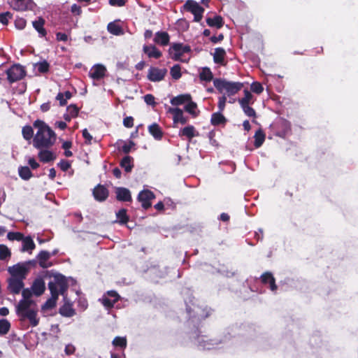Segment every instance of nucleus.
I'll return each mask as SVG.
<instances>
[{
    "mask_svg": "<svg viewBox=\"0 0 358 358\" xmlns=\"http://www.w3.org/2000/svg\"><path fill=\"white\" fill-rule=\"evenodd\" d=\"M167 73L166 69H159L151 66L148 72V79L152 82H159L164 80Z\"/></svg>",
    "mask_w": 358,
    "mask_h": 358,
    "instance_id": "13",
    "label": "nucleus"
},
{
    "mask_svg": "<svg viewBox=\"0 0 358 358\" xmlns=\"http://www.w3.org/2000/svg\"><path fill=\"white\" fill-rule=\"evenodd\" d=\"M11 252L9 248L5 245H0V259L6 260L9 258Z\"/></svg>",
    "mask_w": 358,
    "mask_h": 358,
    "instance_id": "47",
    "label": "nucleus"
},
{
    "mask_svg": "<svg viewBox=\"0 0 358 358\" xmlns=\"http://www.w3.org/2000/svg\"><path fill=\"white\" fill-rule=\"evenodd\" d=\"M196 108H197L196 103L192 101V99H191L190 101H187V103L185 106V110L186 112L191 114L193 117H196L199 114V113H197L196 111Z\"/></svg>",
    "mask_w": 358,
    "mask_h": 358,
    "instance_id": "42",
    "label": "nucleus"
},
{
    "mask_svg": "<svg viewBox=\"0 0 358 358\" xmlns=\"http://www.w3.org/2000/svg\"><path fill=\"white\" fill-rule=\"evenodd\" d=\"M24 287L23 280L10 278L8 280V289L13 294H19Z\"/></svg>",
    "mask_w": 358,
    "mask_h": 358,
    "instance_id": "16",
    "label": "nucleus"
},
{
    "mask_svg": "<svg viewBox=\"0 0 358 358\" xmlns=\"http://www.w3.org/2000/svg\"><path fill=\"white\" fill-rule=\"evenodd\" d=\"M83 136L85 140V143L90 145L92 140V136L88 132L87 129L83 130Z\"/></svg>",
    "mask_w": 358,
    "mask_h": 358,
    "instance_id": "63",
    "label": "nucleus"
},
{
    "mask_svg": "<svg viewBox=\"0 0 358 358\" xmlns=\"http://www.w3.org/2000/svg\"><path fill=\"white\" fill-rule=\"evenodd\" d=\"M198 135L199 133L192 125H188L179 131L180 136H185L189 140H191L193 137L197 136Z\"/></svg>",
    "mask_w": 358,
    "mask_h": 358,
    "instance_id": "25",
    "label": "nucleus"
},
{
    "mask_svg": "<svg viewBox=\"0 0 358 358\" xmlns=\"http://www.w3.org/2000/svg\"><path fill=\"white\" fill-rule=\"evenodd\" d=\"M192 99L191 95L189 94H180L173 97L170 102L173 106L182 105Z\"/></svg>",
    "mask_w": 358,
    "mask_h": 358,
    "instance_id": "33",
    "label": "nucleus"
},
{
    "mask_svg": "<svg viewBox=\"0 0 358 358\" xmlns=\"http://www.w3.org/2000/svg\"><path fill=\"white\" fill-rule=\"evenodd\" d=\"M12 14L10 12L0 13V22L4 25L8 24V19L11 18Z\"/></svg>",
    "mask_w": 358,
    "mask_h": 358,
    "instance_id": "54",
    "label": "nucleus"
},
{
    "mask_svg": "<svg viewBox=\"0 0 358 358\" xmlns=\"http://www.w3.org/2000/svg\"><path fill=\"white\" fill-rule=\"evenodd\" d=\"M244 113L248 117H255L256 113L255 110L249 105H241Z\"/></svg>",
    "mask_w": 358,
    "mask_h": 358,
    "instance_id": "52",
    "label": "nucleus"
},
{
    "mask_svg": "<svg viewBox=\"0 0 358 358\" xmlns=\"http://www.w3.org/2000/svg\"><path fill=\"white\" fill-rule=\"evenodd\" d=\"M10 328V322L5 319L0 320V335L6 334Z\"/></svg>",
    "mask_w": 358,
    "mask_h": 358,
    "instance_id": "45",
    "label": "nucleus"
},
{
    "mask_svg": "<svg viewBox=\"0 0 358 358\" xmlns=\"http://www.w3.org/2000/svg\"><path fill=\"white\" fill-rule=\"evenodd\" d=\"M94 199L98 201H104L108 196V190L103 185H98L93 189Z\"/></svg>",
    "mask_w": 358,
    "mask_h": 358,
    "instance_id": "19",
    "label": "nucleus"
},
{
    "mask_svg": "<svg viewBox=\"0 0 358 358\" xmlns=\"http://www.w3.org/2000/svg\"><path fill=\"white\" fill-rule=\"evenodd\" d=\"M189 52H191L190 46L180 43H173L169 49L170 57L174 61L180 60L184 53Z\"/></svg>",
    "mask_w": 358,
    "mask_h": 358,
    "instance_id": "10",
    "label": "nucleus"
},
{
    "mask_svg": "<svg viewBox=\"0 0 358 358\" xmlns=\"http://www.w3.org/2000/svg\"><path fill=\"white\" fill-rule=\"evenodd\" d=\"M60 332L59 324H52L50 327V334H52L55 338H58V334Z\"/></svg>",
    "mask_w": 358,
    "mask_h": 358,
    "instance_id": "60",
    "label": "nucleus"
},
{
    "mask_svg": "<svg viewBox=\"0 0 358 358\" xmlns=\"http://www.w3.org/2000/svg\"><path fill=\"white\" fill-rule=\"evenodd\" d=\"M231 331L234 336H243L252 339L255 337L258 331L254 325H241L240 327L232 326Z\"/></svg>",
    "mask_w": 358,
    "mask_h": 358,
    "instance_id": "8",
    "label": "nucleus"
},
{
    "mask_svg": "<svg viewBox=\"0 0 358 358\" xmlns=\"http://www.w3.org/2000/svg\"><path fill=\"white\" fill-rule=\"evenodd\" d=\"M24 235L20 232H8L7 238L10 241H20L23 239Z\"/></svg>",
    "mask_w": 358,
    "mask_h": 358,
    "instance_id": "49",
    "label": "nucleus"
},
{
    "mask_svg": "<svg viewBox=\"0 0 358 358\" xmlns=\"http://www.w3.org/2000/svg\"><path fill=\"white\" fill-rule=\"evenodd\" d=\"M143 52L148 56L150 58H155L159 59L162 56V52L159 51L155 45H144L143 46Z\"/></svg>",
    "mask_w": 358,
    "mask_h": 358,
    "instance_id": "26",
    "label": "nucleus"
},
{
    "mask_svg": "<svg viewBox=\"0 0 358 358\" xmlns=\"http://www.w3.org/2000/svg\"><path fill=\"white\" fill-rule=\"evenodd\" d=\"M170 36L166 31H157L155 34L154 41L161 45L165 46L169 43Z\"/></svg>",
    "mask_w": 358,
    "mask_h": 358,
    "instance_id": "24",
    "label": "nucleus"
},
{
    "mask_svg": "<svg viewBox=\"0 0 358 358\" xmlns=\"http://www.w3.org/2000/svg\"><path fill=\"white\" fill-rule=\"evenodd\" d=\"M252 99V94L250 92L245 90H244V96L238 100L240 105H249Z\"/></svg>",
    "mask_w": 358,
    "mask_h": 358,
    "instance_id": "48",
    "label": "nucleus"
},
{
    "mask_svg": "<svg viewBox=\"0 0 358 358\" xmlns=\"http://www.w3.org/2000/svg\"><path fill=\"white\" fill-rule=\"evenodd\" d=\"M31 289H32L34 295L37 296H41L45 289V285L43 280L42 278H36L34 281Z\"/></svg>",
    "mask_w": 358,
    "mask_h": 358,
    "instance_id": "21",
    "label": "nucleus"
},
{
    "mask_svg": "<svg viewBox=\"0 0 358 358\" xmlns=\"http://www.w3.org/2000/svg\"><path fill=\"white\" fill-rule=\"evenodd\" d=\"M33 294H34V292L31 289H29V288L23 289L22 291V299L21 300L33 301L31 299Z\"/></svg>",
    "mask_w": 358,
    "mask_h": 358,
    "instance_id": "51",
    "label": "nucleus"
},
{
    "mask_svg": "<svg viewBox=\"0 0 358 358\" xmlns=\"http://www.w3.org/2000/svg\"><path fill=\"white\" fill-rule=\"evenodd\" d=\"M273 129L275 130V135L279 137L285 138L290 133V123L282 118H279L273 125H270Z\"/></svg>",
    "mask_w": 358,
    "mask_h": 358,
    "instance_id": "9",
    "label": "nucleus"
},
{
    "mask_svg": "<svg viewBox=\"0 0 358 358\" xmlns=\"http://www.w3.org/2000/svg\"><path fill=\"white\" fill-rule=\"evenodd\" d=\"M168 112L173 115L174 123L185 124L188 121V117L184 116L182 110L179 108H169Z\"/></svg>",
    "mask_w": 358,
    "mask_h": 358,
    "instance_id": "18",
    "label": "nucleus"
},
{
    "mask_svg": "<svg viewBox=\"0 0 358 358\" xmlns=\"http://www.w3.org/2000/svg\"><path fill=\"white\" fill-rule=\"evenodd\" d=\"M15 313L21 321L28 320L32 327L38 324V309L34 301L20 300L15 306Z\"/></svg>",
    "mask_w": 358,
    "mask_h": 358,
    "instance_id": "3",
    "label": "nucleus"
},
{
    "mask_svg": "<svg viewBox=\"0 0 358 358\" xmlns=\"http://www.w3.org/2000/svg\"><path fill=\"white\" fill-rule=\"evenodd\" d=\"M66 111L70 114V117L73 118L78 116L79 108L76 105L71 104L67 107Z\"/></svg>",
    "mask_w": 358,
    "mask_h": 358,
    "instance_id": "50",
    "label": "nucleus"
},
{
    "mask_svg": "<svg viewBox=\"0 0 358 358\" xmlns=\"http://www.w3.org/2000/svg\"><path fill=\"white\" fill-rule=\"evenodd\" d=\"M51 257L50 252L41 250L38 255H37V259L38 262V264L41 268H47L52 266L51 263H48V260Z\"/></svg>",
    "mask_w": 358,
    "mask_h": 358,
    "instance_id": "20",
    "label": "nucleus"
},
{
    "mask_svg": "<svg viewBox=\"0 0 358 358\" xmlns=\"http://www.w3.org/2000/svg\"><path fill=\"white\" fill-rule=\"evenodd\" d=\"M69 285L66 278L61 274L56 273L53 276V280L48 282V288L51 297L43 305V310L51 309L56 306L59 295L61 294L65 299Z\"/></svg>",
    "mask_w": 358,
    "mask_h": 358,
    "instance_id": "2",
    "label": "nucleus"
},
{
    "mask_svg": "<svg viewBox=\"0 0 358 358\" xmlns=\"http://www.w3.org/2000/svg\"><path fill=\"white\" fill-rule=\"evenodd\" d=\"M183 6L185 10L194 15V22H199L202 19L204 9L197 2L187 0Z\"/></svg>",
    "mask_w": 358,
    "mask_h": 358,
    "instance_id": "11",
    "label": "nucleus"
},
{
    "mask_svg": "<svg viewBox=\"0 0 358 358\" xmlns=\"http://www.w3.org/2000/svg\"><path fill=\"white\" fill-rule=\"evenodd\" d=\"M29 271V267L22 263H17L8 268V273L11 275L10 278H15L21 280L26 278Z\"/></svg>",
    "mask_w": 358,
    "mask_h": 358,
    "instance_id": "12",
    "label": "nucleus"
},
{
    "mask_svg": "<svg viewBox=\"0 0 358 358\" xmlns=\"http://www.w3.org/2000/svg\"><path fill=\"white\" fill-rule=\"evenodd\" d=\"M113 345L119 348L120 351L123 352L127 347V339L125 337L116 336L113 341Z\"/></svg>",
    "mask_w": 358,
    "mask_h": 358,
    "instance_id": "38",
    "label": "nucleus"
},
{
    "mask_svg": "<svg viewBox=\"0 0 358 358\" xmlns=\"http://www.w3.org/2000/svg\"><path fill=\"white\" fill-rule=\"evenodd\" d=\"M33 126L38 129L33 139L34 147L38 150L51 148L56 141L54 131L41 120H35Z\"/></svg>",
    "mask_w": 358,
    "mask_h": 358,
    "instance_id": "1",
    "label": "nucleus"
},
{
    "mask_svg": "<svg viewBox=\"0 0 358 358\" xmlns=\"http://www.w3.org/2000/svg\"><path fill=\"white\" fill-rule=\"evenodd\" d=\"M61 315L66 317H73L76 314V310L73 308L72 305L69 303H65L59 309Z\"/></svg>",
    "mask_w": 358,
    "mask_h": 358,
    "instance_id": "30",
    "label": "nucleus"
},
{
    "mask_svg": "<svg viewBox=\"0 0 358 358\" xmlns=\"http://www.w3.org/2000/svg\"><path fill=\"white\" fill-rule=\"evenodd\" d=\"M123 124L127 128H131L134 126V118L131 116H128L124 118Z\"/></svg>",
    "mask_w": 358,
    "mask_h": 358,
    "instance_id": "62",
    "label": "nucleus"
},
{
    "mask_svg": "<svg viewBox=\"0 0 358 358\" xmlns=\"http://www.w3.org/2000/svg\"><path fill=\"white\" fill-rule=\"evenodd\" d=\"M35 66L39 73H45L48 72L50 64L47 61L43 60V62H38L37 64H36Z\"/></svg>",
    "mask_w": 358,
    "mask_h": 358,
    "instance_id": "46",
    "label": "nucleus"
},
{
    "mask_svg": "<svg viewBox=\"0 0 358 358\" xmlns=\"http://www.w3.org/2000/svg\"><path fill=\"white\" fill-rule=\"evenodd\" d=\"M107 69L103 64H94L89 72V76L95 80H100L103 79L106 75Z\"/></svg>",
    "mask_w": 358,
    "mask_h": 358,
    "instance_id": "14",
    "label": "nucleus"
},
{
    "mask_svg": "<svg viewBox=\"0 0 358 358\" xmlns=\"http://www.w3.org/2000/svg\"><path fill=\"white\" fill-rule=\"evenodd\" d=\"M101 302L104 307L109 309L113 308L117 301L114 299H110L109 297L104 296L103 297Z\"/></svg>",
    "mask_w": 358,
    "mask_h": 358,
    "instance_id": "53",
    "label": "nucleus"
},
{
    "mask_svg": "<svg viewBox=\"0 0 358 358\" xmlns=\"http://www.w3.org/2000/svg\"><path fill=\"white\" fill-rule=\"evenodd\" d=\"M58 166L62 171H66L70 168L71 164L68 161L62 159L58 163Z\"/></svg>",
    "mask_w": 358,
    "mask_h": 358,
    "instance_id": "61",
    "label": "nucleus"
},
{
    "mask_svg": "<svg viewBox=\"0 0 358 358\" xmlns=\"http://www.w3.org/2000/svg\"><path fill=\"white\" fill-rule=\"evenodd\" d=\"M39 150L38 156L40 161L43 163L52 162L56 158L54 153L48 149L44 148Z\"/></svg>",
    "mask_w": 358,
    "mask_h": 358,
    "instance_id": "23",
    "label": "nucleus"
},
{
    "mask_svg": "<svg viewBox=\"0 0 358 358\" xmlns=\"http://www.w3.org/2000/svg\"><path fill=\"white\" fill-rule=\"evenodd\" d=\"M213 73L210 69L208 67L203 68L202 71L199 73V78L201 80L206 82H210L213 80Z\"/></svg>",
    "mask_w": 358,
    "mask_h": 358,
    "instance_id": "39",
    "label": "nucleus"
},
{
    "mask_svg": "<svg viewBox=\"0 0 358 358\" xmlns=\"http://www.w3.org/2000/svg\"><path fill=\"white\" fill-rule=\"evenodd\" d=\"M170 74L173 80H178L181 78V67L179 64L173 65L170 69Z\"/></svg>",
    "mask_w": 358,
    "mask_h": 358,
    "instance_id": "43",
    "label": "nucleus"
},
{
    "mask_svg": "<svg viewBox=\"0 0 358 358\" xmlns=\"http://www.w3.org/2000/svg\"><path fill=\"white\" fill-rule=\"evenodd\" d=\"M213 85L220 93L225 91L229 96L236 94L243 86L241 83L227 81L222 78L214 79Z\"/></svg>",
    "mask_w": 358,
    "mask_h": 358,
    "instance_id": "5",
    "label": "nucleus"
},
{
    "mask_svg": "<svg viewBox=\"0 0 358 358\" xmlns=\"http://www.w3.org/2000/svg\"><path fill=\"white\" fill-rule=\"evenodd\" d=\"M148 131L156 140H161L163 136V132L157 123L150 125L148 127Z\"/></svg>",
    "mask_w": 358,
    "mask_h": 358,
    "instance_id": "34",
    "label": "nucleus"
},
{
    "mask_svg": "<svg viewBox=\"0 0 358 358\" xmlns=\"http://www.w3.org/2000/svg\"><path fill=\"white\" fill-rule=\"evenodd\" d=\"M6 73L7 79L10 83L18 81L26 76V71L24 66L19 64L12 65L6 70Z\"/></svg>",
    "mask_w": 358,
    "mask_h": 358,
    "instance_id": "7",
    "label": "nucleus"
},
{
    "mask_svg": "<svg viewBox=\"0 0 358 358\" xmlns=\"http://www.w3.org/2000/svg\"><path fill=\"white\" fill-rule=\"evenodd\" d=\"M190 338L192 341L201 350H211L215 348L219 343L222 342V340L209 339L207 336L201 335L198 328L191 333ZM225 336L223 342L226 341Z\"/></svg>",
    "mask_w": 358,
    "mask_h": 358,
    "instance_id": "4",
    "label": "nucleus"
},
{
    "mask_svg": "<svg viewBox=\"0 0 358 358\" xmlns=\"http://www.w3.org/2000/svg\"><path fill=\"white\" fill-rule=\"evenodd\" d=\"M144 101L150 106H155L156 105V102L155 101V96L151 94H145L143 96Z\"/></svg>",
    "mask_w": 358,
    "mask_h": 358,
    "instance_id": "56",
    "label": "nucleus"
},
{
    "mask_svg": "<svg viewBox=\"0 0 358 358\" xmlns=\"http://www.w3.org/2000/svg\"><path fill=\"white\" fill-rule=\"evenodd\" d=\"M26 24V20L22 17H18L15 20V26L18 29H23Z\"/></svg>",
    "mask_w": 358,
    "mask_h": 358,
    "instance_id": "57",
    "label": "nucleus"
},
{
    "mask_svg": "<svg viewBox=\"0 0 358 358\" xmlns=\"http://www.w3.org/2000/svg\"><path fill=\"white\" fill-rule=\"evenodd\" d=\"M226 51L223 48H216L213 53V61L215 64L224 65Z\"/></svg>",
    "mask_w": 358,
    "mask_h": 358,
    "instance_id": "29",
    "label": "nucleus"
},
{
    "mask_svg": "<svg viewBox=\"0 0 358 358\" xmlns=\"http://www.w3.org/2000/svg\"><path fill=\"white\" fill-rule=\"evenodd\" d=\"M107 29L109 33L115 36H120L124 34L122 27L116 22H111L108 24Z\"/></svg>",
    "mask_w": 358,
    "mask_h": 358,
    "instance_id": "35",
    "label": "nucleus"
},
{
    "mask_svg": "<svg viewBox=\"0 0 358 358\" xmlns=\"http://www.w3.org/2000/svg\"><path fill=\"white\" fill-rule=\"evenodd\" d=\"M35 6L33 0H21L16 3V5H10L13 10L17 11L32 10Z\"/></svg>",
    "mask_w": 358,
    "mask_h": 358,
    "instance_id": "17",
    "label": "nucleus"
},
{
    "mask_svg": "<svg viewBox=\"0 0 358 358\" xmlns=\"http://www.w3.org/2000/svg\"><path fill=\"white\" fill-rule=\"evenodd\" d=\"M71 12L76 15H80L82 13L81 7L76 3H74L71 7Z\"/></svg>",
    "mask_w": 358,
    "mask_h": 358,
    "instance_id": "64",
    "label": "nucleus"
},
{
    "mask_svg": "<svg viewBox=\"0 0 358 358\" xmlns=\"http://www.w3.org/2000/svg\"><path fill=\"white\" fill-rule=\"evenodd\" d=\"M116 217L117 219V222L120 224H124L129 221V217L127 216V210L124 208L119 210L116 213Z\"/></svg>",
    "mask_w": 358,
    "mask_h": 358,
    "instance_id": "41",
    "label": "nucleus"
},
{
    "mask_svg": "<svg viewBox=\"0 0 358 358\" xmlns=\"http://www.w3.org/2000/svg\"><path fill=\"white\" fill-rule=\"evenodd\" d=\"M155 198L154 193L149 189L143 190L138 195V200L141 203L142 207L144 209H148L151 206V200Z\"/></svg>",
    "mask_w": 358,
    "mask_h": 358,
    "instance_id": "15",
    "label": "nucleus"
},
{
    "mask_svg": "<svg viewBox=\"0 0 358 358\" xmlns=\"http://www.w3.org/2000/svg\"><path fill=\"white\" fill-rule=\"evenodd\" d=\"M226 122L227 119L220 111L214 113L211 115L210 123L214 126L224 124Z\"/></svg>",
    "mask_w": 358,
    "mask_h": 358,
    "instance_id": "36",
    "label": "nucleus"
},
{
    "mask_svg": "<svg viewBox=\"0 0 358 358\" xmlns=\"http://www.w3.org/2000/svg\"><path fill=\"white\" fill-rule=\"evenodd\" d=\"M34 28L37 31L39 37H44L46 36L47 32L44 28L45 20L42 17H38L37 20L32 22Z\"/></svg>",
    "mask_w": 358,
    "mask_h": 358,
    "instance_id": "27",
    "label": "nucleus"
},
{
    "mask_svg": "<svg viewBox=\"0 0 358 358\" xmlns=\"http://www.w3.org/2000/svg\"><path fill=\"white\" fill-rule=\"evenodd\" d=\"M116 198L120 201H131V196L130 191L125 187H117L115 190Z\"/></svg>",
    "mask_w": 358,
    "mask_h": 358,
    "instance_id": "22",
    "label": "nucleus"
},
{
    "mask_svg": "<svg viewBox=\"0 0 358 358\" xmlns=\"http://www.w3.org/2000/svg\"><path fill=\"white\" fill-rule=\"evenodd\" d=\"M22 134L25 140L29 141L34 136V130L31 126L26 125L22 127Z\"/></svg>",
    "mask_w": 358,
    "mask_h": 358,
    "instance_id": "44",
    "label": "nucleus"
},
{
    "mask_svg": "<svg viewBox=\"0 0 358 358\" xmlns=\"http://www.w3.org/2000/svg\"><path fill=\"white\" fill-rule=\"evenodd\" d=\"M246 282L252 292H265V286L268 282V271L264 272L259 278L250 277Z\"/></svg>",
    "mask_w": 358,
    "mask_h": 358,
    "instance_id": "6",
    "label": "nucleus"
},
{
    "mask_svg": "<svg viewBox=\"0 0 358 358\" xmlns=\"http://www.w3.org/2000/svg\"><path fill=\"white\" fill-rule=\"evenodd\" d=\"M21 252H29L31 253L36 245L30 236L23 237Z\"/></svg>",
    "mask_w": 358,
    "mask_h": 358,
    "instance_id": "32",
    "label": "nucleus"
},
{
    "mask_svg": "<svg viewBox=\"0 0 358 358\" xmlns=\"http://www.w3.org/2000/svg\"><path fill=\"white\" fill-rule=\"evenodd\" d=\"M250 89L252 92L257 94L261 93L264 90L262 85L258 82L252 83Z\"/></svg>",
    "mask_w": 358,
    "mask_h": 358,
    "instance_id": "55",
    "label": "nucleus"
},
{
    "mask_svg": "<svg viewBox=\"0 0 358 358\" xmlns=\"http://www.w3.org/2000/svg\"><path fill=\"white\" fill-rule=\"evenodd\" d=\"M206 21L207 24L210 27L220 29L224 25V20L220 15H215L213 17H207Z\"/></svg>",
    "mask_w": 358,
    "mask_h": 358,
    "instance_id": "31",
    "label": "nucleus"
},
{
    "mask_svg": "<svg viewBox=\"0 0 358 358\" xmlns=\"http://www.w3.org/2000/svg\"><path fill=\"white\" fill-rule=\"evenodd\" d=\"M226 101H227V97L225 95H223V96L219 97L218 103H217L219 111L222 112L224 110Z\"/></svg>",
    "mask_w": 358,
    "mask_h": 358,
    "instance_id": "58",
    "label": "nucleus"
},
{
    "mask_svg": "<svg viewBox=\"0 0 358 358\" xmlns=\"http://www.w3.org/2000/svg\"><path fill=\"white\" fill-rule=\"evenodd\" d=\"M134 145L135 143L132 141H130L129 143H124V145L122 146V151L124 153L127 154L131 151V149Z\"/></svg>",
    "mask_w": 358,
    "mask_h": 358,
    "instance_id": "59",
    "label": "nucleus"
},
{
    "mask_svg": "<svg viewBox=\"0 0 358 358\" xmlns=\"http://www.w3.org/2000/svg\"><path fill=\"white\" fill-rule=\"evenodd\" d=\"M255 146L257 148H259L265 141V134L262 129L257 130L254 136Z\"/></svg>",
    "mask_w": 358,
    "mask_h": 358,
    "instance_id": "40",
    "label": "nucleus"
},
{
    "mask_svg": "<svg viewBox=\"0 0 358 358\" xmlns=\"http://www.w3.org/2000/svg\"><path fill=\"white\" fill-rule=\"evenodd\" d=\"M120 166L124 169L125 172H131L134 168V158L129 155L124 157L120 161Z\"/></svg>",
    "mask_w": 358,
    "mask_h": 358,
    "instance_id": "28",
    "label": "nucleus"
},
{
    "mask_svg": "<svg viewBox=\"0 0 358 358\" xmlns=\"http://www.w3.org/2000/svg\"><path fill=\"white\" fill-rule=\"evenodd\" d=\"M20 177L24 180H28L32 177V173L28 166H20L18 169Z\"/></svg>",
    "mask_w": 358,
    "mask_h": 358,
    "instance_id": "37",
    "label": "nucleus"
}]
</instances>
